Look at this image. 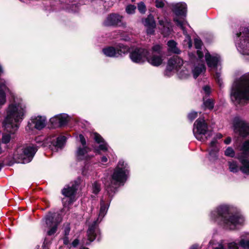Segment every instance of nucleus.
<instances>
[{"mask_svg":"<svg viewBox=\"0 0 249 249\" xmlns=\"http://www.w3.org/2000/svg\"><path fill=\"white\" fill-rule=\"evenodd\" d=\"M129 174V167L126 163L123 160L119 161L117 166L114 169L111 178L105 182L106 190L108 195L103 196L100 201V209L98 217L89 226L87 231L88 241L83 244L89 245L100 234V231L97 227L98 224L101 222L108 210L110 202L113 195L117 191V188L121 185H123L127 180Z\"/></svg>","mask_w":249,"mask_h":249,"instance_id":"nucleus-1","label":"nucleus"},{"mask_svg":"<svg viewBox=\"0 0 249 249\" xmlns=\"http://www.w3.org/2000/svg\"><path fill=\"white\" fill-rule=\"evenodd\" d=\"M210 219L226 230H236L238 226L242 225L244 217L239 213H234L233 208L228 205H221L212 211Z\"/></svg>","mask_w":249,"mask_h":249,"instance_id":"nucleus-2","label":"nucleus"},{"mask_svg":"<svg viewBox=\"0 0 249 249\" xmlns=\"http://www.w3.org/2000/svg\"><path fill=\"white\" fill-rule=\"evenodd\" d=\"M194 43L195 48L197 49L196 55L198 57H196L195 53L190 52L189 53V56L192 63H195L196 60L198 62V65L195 66L192 69L193 76L196 79L206 70L205 66L202 61L204 53L207 64L211 71L217 69L220 62V57L217 54H211L205 49L202 51V42L200 38H196Z\"/></svg>","mask_w":249,"mask_h":249,"instance_id":"nucleus-3","label":"nucleus"},{"mask_svg":"<svg viewBox=\"0 0 249 249\" xmlns=\"http://www.w3.org/2000/svg\"><path fill=\"white\" fill-rule=\"evenodd\" d=\"M26 106L22 102L9 105L6 109V116L2 122L4 129L11 134L15 133L19 127V123L23 120L26 113Z\"/></svg>","mask_w":249,"mask_h":249,"instance_id":"nucleus-4","label":"nucleus"},{"mask_svg":"<svg viewBox=\"0 0 249 249\" xmlns=\"http://www.w3.org/2000/svg\"><path fill=\"white\" fill-rule=\"evenodd\" d=\"M231 98L235 105H243L249 100V72L233 83Z\"/></svg>","mask_w":249,"mask_h":249,"instance_id":"nucleus-5","label":"nucleus"},{"mask_svg":"<svg viewBox=\"0 0 249 249\" xmlns=\"http://www.w3.org/2000/svg\"><path fill=\"white\" fill-rule=\"evenodd\" d=\"M193 133L196 139L204 141L212 136V132L208 129V125L203 118H198L194 124Z\"/></svg>","mask_w":249,"mask_h":249,"instance_id":"nucleus-6","label":"nucleus"},{"mask_svg":"<svg viewBox=\"0 0 249 249\" xmlns=\"http://www.w3.org/2000/svg\"><path fill=\"white\" fill-rule=\"evenodd\" d=\"M164 55L162 46L155 44L152 46L150 52H148L146 60L152 66L157 67L162 63Z\"/></svg>","mask_w":249,"mask_h":249,"instance_id":"nucleus-7","label":"nucleus"},{"mask_svg":"<svg viewBox=\"0 0 249 249\" xmlns=\"http://www.w3.org/2000/svg\"><path fill=\"white\" fill-rule=\"evenodd\" d=\"M61 221V216L58 213L49 212L45 216L42 221L46 227L50 229L47 231L48 235H52L56 232L57 227Z\"/></svg>","mask_w":249,"mask_h":249,"instance_id":"nucleus-8","label":"nucleus"},{"mask_svg":"<svg viewBox=\"0 0 249 249\" xmlns=\"http://www.w3.org/2000/svg\"><path fill=\"white\" fill-rule=\"evenodd\" d=\"M234 42L241 54L249 55V32H237L234 37Z\"/></svg>","mask_w":249,"mask_h":249,"instance_id":"nucleus-9","label":"nucleus"},{"mask_svg":"<svg viewBox=\"0 0 249 249\" xmlns=\"http://www.w3.org/2000/svg\"><path fill=\"white\" fill-rule=\"evenodd\" d=\"M37 150V147L33 145L27 146L22 149V153L20 154L15 153L14 157L18 160V162L27 163L32 160Z\"/></svg>","mask_w":249,"mask_h":249,"instance_id":"nucleus-10","label":"nucleus"},{"mask_svg":"<svg viewBox=\"0 0 249 249\" xmlns=\"http://www.w3.org/2000/svg\"><path fill=\"white\" fill-rule=\"evenodd\" d=\"M46 118L44 116H34L30 121L29 122L28 125L26 127V130L29 133H32L34 129L41 130L46 125Z\"/></svg>","mask_w":249,"mask_h":249,"instance_id":"nucleus-11","label":"nucleus"},{"mask_svg":"<svg viewBox=\"0 0 249 249\" xmlns=\"http://www.w3.org/2000/svg\"><path fill=\"white\" fill-rule=\"evenodd\" d=\"M183 61L178 56L170 58L167 63L164 75L170 77L173 74L175 71H178L181 66L183 65Z\"/></svg>","mask_w":249,"mask_h":249,"instance_id":"nucleus-12","label":"nucleus"},{"mask_svg":"<svg viewBox=\"0 0 249 249\" xmlns=\"http://www.w3.org/2000/svg\"><path fill=\"white\" fill-rule=\"evenodd\" d=\"M81 181V178H78L74 181L71 182L66 185L62 190V194L65 196L69 197V203H71L74 201L73 197H74Z\"/></svg>","mask_w":249,"mask_h":249,"instance_id":"nucleus-13","label":"nucleus"},{"mask_svg":"<svg viewBox=\"0 0 249 249\" xmlns=\"http://www.w3.org/2000/svg\"><path fill=\"white\" fill-rule=\"evenodd\" d=\"M233 129L240 136L246 137L249 135V123L238 118H235L233 120Z\"/></svg>","mask_w":249,"mask_h":249,"instance_id":"nucleus-14","label":"nucleus"},{"mask_svg":"<svg viewBox=\"0 0 249 249\" xmlns=\"http://www.w3.org/2000/svg\"><path fill=\"white\" fill-rule=\"evenodd\" d=\"M148 51L143 48H136L129 54V57L132 62L141 64L146 60Z\"/></svg>","mask_w":249,"mask_h":249,"instance_id":"nucleus-15","label":"nucleus"},{"mask_svg":"<svg viewBox=\"0 0 249 249\" xmlns=\"http://www.w3.org/2000/svg\"><path fill=\"white\" fill-rule=\"evenodd\" d=\"M105 26H125L126 24L123 22V17L117 14L112 13L109 15L103 23Z\"/></svg>","mask_w":249,"mask_h":249,"instance_id":"nucleus-16","label":"nucleus"},{"mask_svg":"<svg viewBox=\"0 0 249 249\" xmlns=\"http://www.w3.org/2000/svg\"><path fill=\"white\" fill-rule=\"evenodd\" d=\"M79 141L82 146H79L76 151V156L78 160H87L89 158L88 152L90 149L86 146V141L83 135H79Z\"/></svg>","mask_w":249,"mask_h":249,"instance_id":"nucleus-17","label":"nucleus"},{"mask_svg":"<svg viewBox=\"0 0 249 249\" xmlns=\"http://www.w3.org/2000/svg\"><path fill=\"white\" fill-rule=\"evenodd\" d=\"M70 119L71 117L68 114L63 113L51 118L50 121L53 127H59L66 125Z\"/></svg>","mask_w":249,"mask_h":249,"instance_id":"nucleus-18","label":"nucleus"},{"mask_svg":"<svg viewBox=\"0 0 249 249\" xmlns=\"http://www.w3.org/2000/svg\"><path fill=\"white\" fill-rule=\"evenodd\" d=\"M66 141V137L64 136H61L56 138L54 136H50L46 139V143L50 146H53L57 150L58 148H62Z\"/></svg>","mask_w":249,"mask_h":249,"instance_id":"nucleus-19","label":"nucleus"},{"mask_svg":"<svg viewBox=\"0 0 249 249\" xmlns=\"http://www.w3.org/2000/svg\"><path fill=\"white\" fill-rule=\"evenodd\" d=\"M92 137L94 141L99 144L98 147L94 148L95 152L99 154L100 151L105 152L108 150L109 146L104 141L101 135L97 133H93L92 135Z\"/></svg>","mask_w":249,"mask_h":249,"instance_id":"nucleus-20","label":"nucleus"},{"mask_svg":"<svg viewBox=\"0 0 249 249\" xmlns=\"http://www.w3.org/2000/svg\"><path fill=\"white\" fill-rule=\"evenodd\" d=\"M219 148V145L217 141L215 139H213L210 143L208 149L210 160H214L217 158Z\"/></svg>","mask_w":249,"mask_h":249,"instance_id":"nucleus-21","label":"nucleus"},{"mask_svg":"<svg viewBox=\"0 0 249 249\" xmlns=\"http://www.w3.org/2000/svg\"><path fill=\"white\" fill-rule=\"evenodd\" d=\"M173 10L176 15L185 16L187 12V6L185 3H176L173 5Z\"/></svg>","mask_w":249,"mask_h":249,"instance_id":"nucleus-22","label":"nucleus"},{"mask_svg":"<svg viewBox=\"0 0 249 249\" xmlns=\"http://www.w3.org/2000/svg\"><path fill=\"white\" fill-rule=\"evenodd\" d=\"M8 89L5 81H0V106H2L6 103L5 92Z\"/></svg>","mask_w":249,"mask_h":249,"instance_id":"nucleus-23","label":"nucleus"},{"mask_svg":"<svg viewBox=\"0 0 249 249\" xmlns=\"http://www.w3.org/2000/svg\"><path fill=\"white\" fill-rule=\"evenodd\" d=\"M240 150L242 152L237 154L236 159H238V157L240 156L244 159H247L249 157V141H246L243 142Z\"/></svg>","mask_w":249,"mask_h":249,"instance_id":"nucleus-24","label":"nucleus"},{"mask_svg":"<svg viewBox=\"0 0 249 249\" xmlns=\"http://www.w3.org/2000/svg\"><path fill=\"white\" fill-rule=\"evenodd\" d=\"M102 52L105 55L110 57H118L119 53L113 47H107L103 49Z\"/></svg>","mask_w":249,"mask_h":249,"instance_id":"nucleus-25","label":"nucleus"},{"mask_svg":"<svg viewBox=\"0 0 249 249\" xmlns=\"http://www.w3.org/2000/svg\"><path fill=\"white\" fill-rule=\"evenodd\" d=\"M241 164L240 166L241 171L244 174L249 175V160L247 159H244L242 157L240 156L238 157V159Z\"/></svg>","mask_w":249,"mask_h":249,"instance_id":"nucleus-26","label":"nucleus"},{"mask_svg":"<svg viewBox=\"0 0 249 249\" xmlns=\"http://www.w3.org/2000/svg\"><path fill=\"white\" fill-rule=\"evenodd\" d=\"M209 246L212 249H227L225 246L224 241L221 240L217 241L212 239L209 243Z\"/></svg>","mask_w":249,"mask_h":249,"instance_id":"nucleus-27","label":"nucleus"},{"mask_svg":"<svg viewBox=\"0 0 249 249\" xmlns=\"http://www.w3.org/2000/svg\"><path fill=\"white\" fill-rule=\"evenodd\" d=\"M168 50L169 52L179 54L181 52L180 50L177 47V43L174 40H171L167 42Z\"/></svg>","mask_w":249,"mask_h":249,"instance_id":"nucleus-28","label":"nucleus"},{"mask_svg":"<svg viewBox=\"0 0 249 249\" xmlns=\"http://www.w3.org/2000/svg\"><path fill=\"white\" fill-rule=\"evenodd\" d=\"M142 23L145 26L149 28H153L156 25L154 17L151 15H149L147 18L143 20Z\"/></svg>","mask_w":249,"mask_h":249,"instance_id":"nucleus-29","label":"nucleus"},{"mask_svg":"<svg viewBox=\"0 0 249 249\" xmlns=\"http://www.w3.org/2000/svg\"><path fill=\"white\" fill-rule=\"evenodd\" d=\"M174 21L177 23L178 26H179V29L184 31H189L191 29L190 26L185 22L182 21L178 19V17L174 18Z\"/></svg>","mask_w":249,"mask_h":249,"instance_id":"nucleus-30","label":"nucleus"},{"mask_svg":"<svg viewBox=\"0 0 249 249\" xmlns=\"http://www.w3.org/2000/svg\"><path fill=\"white\" fill-rule=\"evenodd\" d=\"M229 168L231 172L232 173H237L240 170L238 162L234 160H231L228 162Z\"/></svg>","mask_w":249,"mask_h":249,"instance_id":"nucleus-31","label":"nucleus"},{"mask_svg":"<svg viewBox=\"0 0 249 249\" xmlns=\"http://www.w3.org/2000/svg\"><path fill=\"white\" fill-rule=\"evenodd\" d=\"M116 50L119 53L118 57L122 56L128 52L129 47L123 44H119L116 48Z\"/></svg>","mask_w":249,"mask_h":249,"instance_id":"nucleus-32","label":"nucleus"},{"mask_svg":"<svg viewBox=\"0 0 249 249\" xmlns=\"http://www.w3.org/2000/svg\"><path fill=\"white\" fill-rule=\"evenodd\" d=\"M239 241L240 246L244 249H249V240L244 239L243 235H241Z\"/></svg>","mask_w":249,"mask_h":249,"instance_id":"nucleus-33","label":"nucleus"},{"mask_svg":"<svg viewBox=\"0 0 249 249\" xmlns=\"http://www.w3.org/2000/svg\"><path fill=\"white\" fill-rule=\"evenodd\" d=\"M178 75L180 78L185 79L190 76V71L187 69H183L178 72Z\"/></svg>","mask_w":249,"mask_h":249,"instance_id":"nucleus-34","label":"nucleus"},{"mask_svg":"<svg viewBox=\"0 0 249 249\" xmlns=\"http://www.w3.org/2000/svg\"><path fill=\"white\" fill-rule=\"evenodd\" d=\"M204 103L203 104L205 107L208 108L209 109H212L214 106L213 101L212 99H209L208 100H205V97H203Z\"/></svg>","mask_w":249,"mask_h":249,"instance_id":"nucleus-35","label":"nucleus"},{"mask_svg":"<svg viewBox=\"0 0 249 249\" xmlns=\"http://www.w3.org/2000/svg\"><path fill=\"white\" fill-rule=\"evenodd\" d=\"M225 155L227 157L233 158L235 157V153L233 149L231 147H228L224 152Z\"/></svg>","mask_w":249,"mask_h":249,"instance_id":"nucleus-36","label":"nucleus"},{"mask_svg":"<svg viewBox=\"0 0 249 249\" xmlns=\"http://www.w3.org/2000/svg\"><path fill=\"white\" fill-rule=\"evenodd\" d=\"M101 190L100 185L99 183L95 181L92 185V193L95 194H97Z\"/></svg>","mask_w":249,"mask_h":249,"instance_id":"nucleus-37","label":"nucleus"},{"mask_svg":"<svg viewBox=\"0 0 249 249\" xmlns=\"http://www.w3.org/2000/svg\"><path fill=\"white\" fill-rule=\"evenodd\" d=\"M228 249H239V243H238L235 241H231L229 242L227 244Z\"/></svg>","mask_w":249,"mask_h":249,"instance_id":"nucleus-38","label":"nucleus"},{"mask_svg":"<svg viewBox=\"0 0 249 249\" xmlns=\"http://www.w3.org/2000/svg\"><path fill=\"white\" fill-rule=\"evenodd\" d=\"M211 92V89L209 86H205L203 87L201 93L202 94L205 95L206 97L210 95Z\"/></svg>","mask_w":249,"mask_h":249,"instance_id":"nucleus-39","label":"nucleus"},{"mask_svg":"<svg viewBox=\"0 0 249 249\" xmlns=\"http://www.w3.org/2000/svg\"><path fill=\"white\" fill-rule=\"evenodd\" d=\"M10 140L11 135L10 134H3L1 139V142L2 143L6 144L10 142Z\"/></svg>","mask_w":249,"mask_h":249,"instance_id":"nucleus-40","label":"nucleus"},{"mask_svg":"<svg viewBox=\"0 0 249 249\" xmlns=\"http://www.w3.org/2000/svg\"><path fill=\"white\" fill-rule=\"evenodd\" d=\"M214 77L217 83L221 87L222 84V81L221 78H220V72L217 71H215V74H214Z\"/></svg>","mask_w":249,"mask_h":249,"instance_id":"nucleus-41","label":"nucleus"},{"mask_svg":"<svg viewBox=\"0 0 249 249\" xmlns=\"http://www.w3.org/2000/svg\"><path fill=\"white\" fill-rule=\"evenodd\" d=\"M187 32H184V35L186 36V39L184 41L185 42H186L187 44H188V47L191 48L192 46V41L191 39V37L187 35Z\"/></svg>","mask_w":249,"mask_h":249,"instance_id":"nucleus-42","label":"nucleus"},{"mask_svg":"<svg viewBox=\"0 0 249 249\" xmlns=\"http://www.w3.org/2000/svg\"><path fill=\"white\" fill-rule=\"evenodd\" d=\"M197 116V112L196 111H192L188 115V118L191 121H193Z\"/></svg>","mask_w":249,"mask_h":249,"instance_id":"nucleus-43","label":"nucleus"},{"mask_svg":"<svg viewBox=\"0 0 249 249\" xmlns=\"http://www.w3.org/2000/svg\"><path fill=\"white\" fill-rule=\"evenodd\" d=\"M136 9V7L133 5H129L126 8V12L129 14H131L134 13Z\"/></svg>","mask_w":249,"mask_h":249,"instance_id":"nucleus-44","label":"nucleus"},{"mask_svg":"<svg viewBox=\"0 0 249 249\" xmlns=\"http://www.w3.org/2000/svg\"><path fill=\"white\" fill-rule=\"evenodd\" d=\"M138 10L142 13H144L146 11V7L143 3L141 2L138 5Z\"/></svg>","mask_w":249,"mask_h":249,"instance_id":"nucleus-45","label":"nucleus"},{"mask_svg":"<svg viewBox=\"0 0 249 249\" xmlns=\"http://www.w3.org/2000/svg\"><path fill=\"white\" fill-rule=\"evenodd\" d=\"M70 226L69 224H67L64 228V235L68 236L70 231Z\"/></svg>","mask_w":249,"mask_h":249,"instance_id":"nucleus-46","label":"nucleus"},{"mask_svg":"<svg viewBox=\"0 0 249 249\" xmlns=\"http://www.w3.org/2000/svg\"><path fill=\"white\" fill-rule=\"evenodd\" d=\"M159 23L160 25H162L164 27H166L169 29V22L167 21V20L165 21L159 20Z\"/></svg>","mask_w":249,"mask_h":249,"instance_id":"nucleus-47","label":"nucleus"},{"mask_svg":"<svg viewBox=\"0 0 249 249\" xmlns=\"http://www.w3.org/2000/svg\"><path fill=\"white\" fill-rule=\"evenodd\" d=\"M164 3L162 1L156 0V6L158 8H161L163 6Z\"/></svg>","mask_w":249,"mask_h":249,"instance_id":"nucleus-48","label":"nucleus"},{"mask_svg":"<svg viewBox=\"0 0 249 249\" xmlns=\"http://www.w3.org/2000/svg\"><path fill=\"white\" fill-rule=\"evenodd\" d=\"M63 243L64 244L66 245H70L69 244V238H68V236H66L65 235L64 237L63 238ZM69 248H70V247L68 246Z\"/></svg>","mask_w":249,"mask_h":249,"instance_id":"nucleus-49","label":"nucleus"},{"mask_svg":"<svg viewBox=\"0 0 249 249\" xmlns=\"http://www.w3.org/2000/svg\"><path fill=\"white\" fill-rule=\"evenodd\" d=\"M79 244V240L78 239H75L72 243V246L73 247H76Z\"/></svg>","mask_w":249,"mask_h":249,"instance_id":"nucleus-50","label":"nucleus"},{"mask_svg":"<svg viewBox=\"0 0 249 249\" xmlns=\"http://www.w3.org/2000/svg\"><path fill=\"white\" fill-rule=\"evenodd\" d=\"M231 139L230 137H228L224 140V143L226 144H229L231 143Z\"/></svg>","mask_w":249,"mask_h":249,"instance_id":"nucleus-51","label":"nucleus"},{"mask_svg":"<svg viewBox=\"0 0 249 249\" xmlns=\"http://www.w3.org/2000/svg\"><path fill=\"white\" fill-rule=\"evenodd\" d=\"M101 162L102 163H105L107 161V158L106 156H103L101 158Z\"/></svg>","mask_w":249,"mask_h":249,"instance_id":"nucleus-52","label":"nucleus"},{"mask_svg":"<svg viewBox=\"0 0 249 249\" xmlns=\"http://www.w3.org/2000/svg\"><path fill=\"white\" fill-rule=\"evenodd\" d=\"M222 135L221 134L218 133L216 135L215 137H214L213 139H215L217 140V139H220L222 138Z\"/></svg>","mask_w":249,"mask_h":249,"instance_id":"nucleus-53","label":"nucleus"},{"mask_svg":"<svg viewBox=\"0 0 249 249\" xmlns=\"http://www.w3.org/2000/svg\"><path fill=\"white\" fill-rule=\"evenodd\" d=\"M198 244H194L192 245L189 249H197L198 248Z\"/></svg>","mask_w":249,"mask_h":249,"instance_id":"nucleus-54","label":"nucleus"},{"mask_svg":"<svg viewBox=\"0 0 249 249\" xmlns=\"http://www.w3.org/2000/svg\"><path fill=\"white\" fill-rule=\"evenodd\" d=\"M3 73L2 67L0 65V75Z\"/></svg>","mask_w":249,"mask_h":249,"instance_id":"nucleus-55","label":"nucleus"},{"mask_svg":"<svg viewBox=\"0 0 249 249\" xmlns=\"http://www.w3.org/2000/svg\"><path fill=\"white\" fill-rule=\"evenodd\" d=\"M122 39H123V40H125V41H128V40H129L130 38L128 37H126L122 38Z\"/></svg>","mask_w":249,"mask_h":249,"instance_id":"nucleus-56","label":"nucleus"},{"mask_svg":"<svg viewBox=\"0 0 249 249\" xmlns=\"http://www.w3.org/2000/svg\"><path fill=\"white\" fill-rule=\"evenodd\" d=\"M2 148L1 147V143H0V154H1L2 153Z\"/></svg>","mask_w":249,"mask_h":249,"instance_id":"nucleus-57","label":"nucleus"},{"mask_svg":"<svg viewBox=\"0 0 249 249\" xmlns=\"http://www.w3.org/2000/svg\"><path fill=\"white\" fill-rule=\"evenodd\" d=\"M80 249H89L87 248L83 247V248H80Z\"/></svg>","mask_w":249,"mask_h":249,"instance_id":"nucleus-58","label":"nucleus"},{"mask_svg":"<svg viewBox=\"0 0 249 249\" xmlns=\"http://www.w3.org/2000/svg\"><path fill=\"white\" fill-rule=\"evenodd\" d=\"M19 150H20V149H18L17 150V152H16L18 153V152H19Z\"/></svg>","mask_w":249,"mask_h":249,"instance_id":"nucleus-59","label":"nucleus"},{"mask_svg":"<svg viewBox=\"0 0 249 249\" xmlns=\"http://www.w3.org/2000/svg\"><path fill=\"white\" fill-rule=\"evenodd\" d=\"M44 244H45V243H43V245L42 246V247H43V248L45 247V245Z\"/></svg>","mask_w":249,"mask_h":249,"instance_id":"nucleus-60","label":"nucleus"},{"mask_svg":"<svg viewBox=\"0 0 249 249\" xmlns=\"http://www.w3.org/2000/svg\"><path fill=\"white\" fill-rule=\"evenodd\" d=\"M39 246H37V249H39Z\"/></svg>","mask_w":249,"mask_h":249,"instance_id":"nucleus-61","label":"nucleus"},{"mask_svg":"<svg viewBox=\"0 0 249 249\" xmlns=\"http://www.w3.org/2000/svg\"><path fill=\"white\" fill-rule=\"evenodd\" d=\"M248 31V32H249V29H248V31Z\"/></svg>","mask_w":249,"mask_h":249,"instance_id":"nucleus-62","label":"nucleus"},{"mask_svg":"<svg viewBox=\"0 0 249 249\" xmlns=\"http://www.w3.org/2000/svg\"><path fill=\"white\" fill-rule=\"evenodd\" d=\"M134 0H132V1H133Z\"/></svg>","mask_w":249,"mask_h":249,"instance_id":"nucleus-63","label":"nucleus"}]
</instances>
